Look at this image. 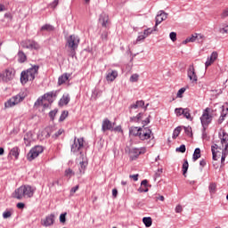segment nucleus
Listing matches in <instances>:
<instances>
[{
	"instance_id": "nucleus-1",
	"label": "nucleus",
	"mask_w": 228,
	"mask_h": 228,
	"mask_svg": "<svg viewBox=\"0 0 228 228\" xmlns=\"http://www.w3.org/2000/svg\"><path fill=\"white\" fill-rule=\"evenodd\" d=\"M35 187H32L31 185H21L14 191L12 197L18 200H22V199H31L33 195H35Z\"/></svg>"
},
{
	"instance_id": "nucleus-2",
	"label": "nucleus",
	"mask_w": 228,
	"mask_h": 228,
	"mask_svg": "<svg viewBox=\"0 0 228 228\" xmlns=\"http://www.w3.org/2000/svg\"><path fill=\"white\" fill-rule=\"evenodd\" d=\"M38 69H40V66L34 65L26 71H22L20 74V83L21 85H26L28 81H33L38 74Z\"/></svg>"
},
{
	"instance_id": "nucleus-3",
	"label": "nucleus",
	"mask_w": 228,
	"mask_h": 228,
	"mask_svg": "<svg viewBox=\"0 0 228 228\" xmlns=\"http://www.w3.org/2000/svg\"><path fill=\"white\" fill-rule=\"evenodd\" d=\"M209 113H211V109L208 107L203 110V113L200 117V122L203 127V131H206V129L209 127V124L213 122V114H209Z\"/></svg>"
},
{
	"instance_id": "nucleus-4",
	"label": "nucleus",
	"mask_w": 228,
	"mask_h": 228,
	"mask_svg": "<svg viewBox=\"0 0 228 228\" xmlns=\"http://www.w3.org/2000/svg\"><path fill=\"white\" fill-rule=\"evenodd\" d=\"M15 77V70L8 68L0 73V83H10Z\"/></svg>"
},
{
	"instance_id": "nucleus-5",
	"label": "nucleus",
	"mask_w": 228,
	"mask_h": 228,
	"mask_svg": "<svg viewBox=\"0 0 228 228\" xmlns=\"http://www.w3.org/2000/svg\"><path fill=\"white\" fill-rule=\"evenodd\" d=\"M143 143H146L147 147L154 146V134L149 127L143 128Z\"/></svg>"
},
{
	"instance_id": "nucleus-6",
	"label": "nucleus",
	"mask_w": 228,
	"mask_h": 228,
	"mask_svg": "<svg viewBox=\"0 0 228 228\" xmlns=\"http://www.w3.org/2000/svg\"><path fill=\"white\" fill-rule=\"evenodd\" d=\"M56 96V93L54 91L49 92L45 94L43 96L39 97L36 102L34 103V106H40L44 101H47L49 104L53 103L54 100H53V97Z\"/></svg>"
},
{
	"instance_id": "nucleus-7",
	"label": "nucleus",
	"mask_w": 228,
	"mask_h": 228,
	"mask_svg": "<svg viewBox=\"0 0 228 228\" xmlns=\"http://www.w3.org/2000/svg\"><path fill=\"white\" fill-rule=\"evenodd\" d=\"M44 152V148L42 146H35L32 148L27 155L28 161H33L36 158H38L40 154Z\"/></svg>"
},
{
	"instance_id": "nucleus-8",
	"label": "nucleus",
	"mask_w": 228,
	"mask_h": 228,
	"mask_svg": "<svg viewBox=\"0 0 228 228\" xmlns=\"http://www.w3.org/2000/svg\"><path fill=\"white\" fill-rule=\"evenodd\" d=\"M24 101V95L23 94H17L15 96H12L11 99H9L5 103V108H13V106H17L20 102H22Z\"/></svg>"
},
{
	"instance_id": "nucleus-9",
	"label": "nucleus",
	"mask_w": 228,
	"mask_h": 228,
	"mask_svg": "<svg viewBox=\"0 0 228 228\" xmlns=\"http://www.w3.org/2000/svg\"><path fill=\"white\" fill-rule=\"evenodd\" d=\"M79 37L71 35L67 38V45L71 51H76L79 46Z\"/></svg>"
},
{
	"instance_id": "nucleus-10",
	"label": "nucleus",
	"mask_w": 228,
	"mask_h": 228,
	"mask_svg": "<svg viewBox=\"0 0 228 228\" xmlns=\"http://www.w3.org/2000/svg\"><path fill=\"white\" fill-rule=\"evenodd\" d=\"M85 145V139L83 138H76L71 144V152L76 154V152H81V149H83Z\"/></svg>"
},
{
	"instance_id": "nucleus-11",
	"label": "nucleus",
	"mask_w": 228,
	"mask_h": 228,
	"mask_svg": "<svg viewBox=\"0 0 228 228\" xmlns=\"http://www.w3.org/2000/svg\"><path fill=\"white\" fill-rule=\"evenodd\" d=\"M80 156L82 157V161L79 162L78 172H77L78 179L84 175L86 170V167H88V162L86 161V159H85V155L81 151Z\"/></svg>"
},
{
	"instance_id": "nucleus-12",
	"label": "nucleus",
	"mask_w": 228,
	"mask_h": 228,
	"mask_svg": "<svg viewBox=\"0 0 228 228\" xmlns=\"http://www.w3.org/2000/svg\"><path fill=\"white\" fill-rule=\"evenodd\" d=\"M168 13L164 11H159L155 18L156 23L154 26V31H158V26L162 23L163 20H167Z\"/></svg>"
},
{
	"instance_id": "nucleus-13",
	"label": "nucleus",
	"mask_w": 228,
	"mask_h": 228,
	"mask_svg": "<svg viewBox=\"0 0 228 228\" xmlns=\"http://www.w3.org/2000/svg\"><path fill=\"white\" fill-rule=\"evenodd\" d=\"M22 47L24 49H35L37 51V49H40V45L33 40H26L21 43Z\"/></svg>"
},
{
	"instance_id": "nucleus-14",
	"label": "nucleus",
	"mask_w": 228,
	"mask_h": 228,
	"mask_svg": "<svg viewBox=\"0 0 228 228\" xmlns=\"http://www.w3.org/2000/svg\"><path fill=\"white\" fill-rule=\"evenodd\" d=\"M113 127H115V123H112L108 118H104L102 123V133H106V131H113Z\"/></svg>"
},
{
	"instance_id": "nucleus-15",
	"label": "nucleus",
	"mask_w": 228,
	"mask_h": 228,
	"mask_svg": "<svg viewBox=\"0 0 228 228\" xmlns=\"http://www.w3.org/2000/svg\"><path fill=\"white\" fill-rule=\"evenodd\" d=\"M187 76L192 83H197L198 77L197 73H195V68L193 67V64L189 66V69L187 70Z\"/></svg>"
},
{
	"instance_id": "nucleus-16",
	"label": "nucleus",
	"mask_w": 228,
	"mask_h": 228,
	"mask_svg": "<svg viewBox=\"0 0 228 228\" xmlns=\"http://www.w3.org/2000/svg\"><path fill=\"white\" fill-rule=\"evenodd\" d=\"M218 58V53L213 52L210 55V57L207 58V61L205 62V67L208 69V67H211L215 61H216V59Z\"/></svg>"
},
{
	"instance_id": "nucleus-17",
	"label": "nucleus",
	"mask_w": 228,
	"mask_h": 228,
	"mask_svg": "<svg viewBox=\"0 0 228 228\" xmlns=\"http://www.w3.org/2000/svg\"><path fill=\"white\" fill-rule=\"evenodd\" d=\"M118 77V72L117 70L109 69L107 71L106 79L107 81L113 82Z\"/></svg>"
},
{
	"instance_id": "nucleus-18",
	"label": "nucleus",
	"mask_w": 228,
	"mask_h": 228,
	"mask_svg": "<svg viewBox=\"0 0 228 228\" xmlns=\"http://www.w3.org/2000/svg\"><path fill=\"white\" fill-rule=\"evenodd\" d=\"M222 110H221V115L217 120V124H222L224 122V120H225V117H227L228 114V107H225L224 105H223L221 107Z\"/></svg>"
},
{
	"instance_id": "nucleus-19",
	"label": "nucleus",
	"mask_w": 228,
	"mask_h": 228,
	"mask_svg": "<svg viewBox=\"0 0 228 228\" xmlns=\"http://www.w3.org/2000/svg\"><path fill=\"white\" fill-rule=\"evenodd\" d=\"M54 224V214H51L45 217V219L43 222V225L45 227H49Z\"/></svg>"
},
{
	"instance_id": "nucleus-20",
	"label": "nucleus",
	"mask_w": 228,
	"mask_h": 228,
	"mask_svg": "<svg viewBox=\"0 0 228 228\" xmlns=\"http://www.w3.org/2000/svg\"><path fill=\"white\" fill-rule=\"evenodd\" d=\"M129 134H132V136H139L142 140V127L132 126L129 130Z\"/></svg>"
},
{
	"instance_id": "nucleus-21",
	"label": "nucleus",
	"mask_w": 228,
	"mask_h": 228,
	"mask_svg": "<svg viewBox=\"0 0 228 228\" xmlns=\"http://www.w3.org/2000/svg\"><path fill=\"white\" fill-rule=\"evenodd\" d=\"M99 20H100V22H101V24H102V26L103 28H107V26H108V21L110 20V18L108 17V14H106V13H102V14L100 15Z\"/></svg>"
},
{
	"instance_id": "nucleus-22",
	"label": "nucleus",
	"mask_w": 228,
	"mask_h": 228,
	"mask_svg": "<svg viewBox=\"0 0 228 228\" xmlns=\"http://www.w3.org/2000/svg\"><path fill=\"white\" fill-rule=\"evenodd\" d=\"M69 77H70V74L69 73L62 74L61 77H59L58 85L59 86L64 85V83H67V81H69Z\"/></svg>"
},
{
	"instance_id": "nucleus-23",
	"label": "nucleus",
	"mask_w": 228,
	"mask_h": 228,
	"mask_svg": "<svg viewBox=\"0 0 228 228\" xmlns=\"http://www.w3.org/2000/svg\"><path fill=\"white\" fill-rule=\"evenodd\" d=\"M69 102H70V96L69 94H64L59 102V106H67Z\"/></svg>"
},
{
	"instance_id": "nucleus-24",
	"label": "nucleus",
	"mask_w": 228,
	"mask_h": 228,
	"mask_svg": "<svg viewBox=\"0 0 228 228\" xmlns=\"http://www.w3.org/2000/svg\"><path fill=\"white\" fill-rule=\"evenodd\" d=\"M219 136H223V138H221V143L224 147L228 145V134H226V132H224V130L222 131V134H219Z\"/></svg>"
},
{
	"instance_id": "nucleus-25",
	"label": "nucleus",
	"mask_w": 228,
	"mask_h": 228,
	"mask_svg": "<svg viewBox=\"0 0 228 228\" xmlns=\"http://www.w3.org/2000/svg\"><path fill=\"white\" fill-rule=\"evenodd\" d=\"M11 156H14L15 159H19V154H20V150L19 147H14L10 151Z\"/></svg>"
},
{
	"instance_id": "nucleus-26",
	"label": "nucleus",
	"mask_w": 228,
	"mask_h": 228,
	"mask_svg": "<svg viewBox=\"0 0 228 228\" xmlns=\"http://www.w3.org/2000/svg\"><path fill=\"white\" fill-rule=\"evenodd\" d=\"M26 60H28V58L26 57V53H24V52H22V51H19V53H18V61L20 63H24V61H26Z\"/></svg>"
},
{
	"instance_id": "nucleus-27",
	"label": "nucleus",
	"mask_w": 228,
	"mask_h": 228,
	"mask_svg": "<svg viewBox=\"0 0 228 228\" xmlns=\"http://www.w3.org/2000/svg\"><path fill=\"white\" fill-rule=\"evenodd\" d=\"M183 117L185 118H187V120H193V118L191 117V114L190 113V109L186 108V109H183V110L182 111Z\"/></svg>"
},
{
	"instance_id": "nucleus-28",
	"label": "nucleus",
	"mask_w": 228,
	"mask_h": 228,
	"mask_svg": "<svg viewBox=\"0 0 228 228\" xmlns=\"http://www.w3.org/2000/svg\"><path fill=\"white\" fill-rule=\"evenodd\" d=\"M40 31H54V27L51 24H45L41 27Z\"/></svg>"
},
{
	"instance_id": "nucleus-29",
	"label": "nucleus",
	"mask_w": 228,
	"mask_h": 228,
	"mask_svg": "<svg viewBox=\"0 0 228 228\" xmlns=\"http://www.w3.org/2000/svg\"><path fill=\"white\" fill-rule=\"evenodd\" d=\"M200 158V148H196L192 155V160L197 161Z\"/></svg>"
},
{
	"instance_id": "nucleus-30",
	"label": "nucleus",
	"mask_w": 228,
	"mask_h": 228,
	"mask_svg": "<svg viewBox=\"0 0 228 228\" xmlns=\"http://www.w3.org/2000/svg\"><path fill=\"white\" fill-rule=\"evenodd\" d=\"M208 190L211 195L216 193V183H210L208 185Z\"/></svg>"
},
{
	"instance_id": "nucleus-31",
	"label": "nucleus",
	"mask_w": 228,
	"mask_h": 228,
	"mask_svg": "<svg viewBox=\"0 0 228 228\" xmlns=\"http://www.w3.org/2000/svg\"><path fill=\"white\" fill-rule=\"evenodd\" d=\"M189 167H190V164H188V159H184L183 167H182L183 175H186V174L188 173Z\"/></svg>"
},
{
	"instance_id": "nucleus-32",
	"label": "nucleus",
	"mask_w": 228,
	"mask_h": 228,
	"mask_svg": "<svg viewBox=\"0 0 228 228\" xmlns=\"http://www.w3.org/2000/svg\"><path fill=\"white\" fill-rule=\"evenodd\" d=\"M143 224L145 227H151L152 225V217H143Z\"/></svg>"
},
{
	"instance_id": "nucleus-33",
	"label": "nucleus",
	"mask_w": 228,
	"mask_h": 228,
	"mask_svg": "<svg viewBox=\"0 0 228 228\" xmlns=\"http://www.w3.org/2000/svg\"><path fill=\"white\" fill-rule=\"evenodd\" d=\"M197 40V34L192 35L191 37H187L185 40L183 41V44L186 45L190 42H195Z\"/></svg>"
},
{
	"instance_id": "nucleus-34",
	"label": "nucleus",
	"mask_w": 228,
	"mask_h": 228,
	"mask_svg": "<svg viewBox=\"0 0 228 228\" xmlns=\"http://www.w3.org/2000/svg\"><path fill=\"white\" fill-rule=\"evenodd\" d=\"M181 131H182L181 126H177L176 128H175L173 132V140H175V138H177V136L181 134Z\"/></svg>"
},
{
	"instance_id": "nucleus-35",
	"label": "nucleus",
	"mask_w": 228,
	"mask_h": 228,
	"mask_svg": "<svg viewBox=\"0 0 228 228\" xmlns=\"http://www.w3.org/2000/svg\"><path fill=\"white\" fill-rule=\"evenodd\" d=\"M149 188H152V185L149 183V181L143 180V192L147 193V191H149Z\"/></svg>"
},
{
	"instance_id": "nucleus-36",
	"label": "nucleus",
	"mask_w": 228,
	"mask_h": 228,
	"mask_svg": "<svg viewBox=\"0 0 228 228\" xmlns=\"http://www.w3.org/2000/svg\"><path fill=\"white\" fill-rule=\"evenodd\" d=\"M143 106V101L136 102L134 104L130 106L131 110H136L137 108H142Z\"/></svg>"
},
{
	"instance_id": "nucleus-37",
	"label": "nucleus",
	"mask_w": 228,
	"mask_h": 228,
	"mask_svg": "<svg viewBox=\"0 0 228 228\" xmlns=\"http://www.w3.org/2000/svg\"><path fill=\"white\" fill-rule=\"evenodd\" d=\"M65 175L66 177H69V179H70V177H72L73 175H76V173L72 169L68 168L65 170Z\"/></svg>"
},
{
	"instance_id": "nucleus-38",
	"label": "nucleus",
	"mask_w": 228,
	"mask_h": 228,
	"mask_svg": "<svg viewBox=\"0 0 228 228\" xmlns=\"http://www.w3.org/2000/svg\"><path fill=\"white\" fill-rule=\"evenodd\" d=\"M153 31H156V30H154V27H153V28L144 29V31H143V38H147V37H149V35L152 34Z\"/></svg>"
},
{
	"instance_id": "nucleus-39",
	"label": "nucleus",
	"mask_w": 228,
	"mask_h": 228,
	"mask_svg": "<svg viewBox=\"0 0 228 228\" xmlns=\"http://www.w3.org/2000/svg\"><path fill=\"white\" fill-rule=\"evenodd\" d=\"M67 117H69V111L63 110L59 118V122H63V120H65V118H67Z\"/></svg>"
},
{
	"instance_id": "nucleus-40",
	"label": "nucleus",
	"mask_w": 228,
	"mask_h": 228,
	"mask_svg": "<svg viewBox=\"0 0 228 228\" xmlns=\"http://www.w3.org/2000/svg\"><path fill=\"white\" fill-rule=\"evenodd\" d=\"M176 152H181L182 154H184L186 152V145L182 144L180 147L175 149Z\"/></svg>"
},
{
	"instance_id": "nucleus-41",
	"label": "nucleus",
	"mask_w": 228,
	"mask_h": 228,
	"mask_svg": "<svg viewBox=\"0 0 228 228\" xmlns=\"http://www.w3.org/2000/svg\"><path fill=\"white\" fill-rule=\"evenodd\" d=\"M56 113H58V109H54L53 110L49 112V117L51 120H54V117H56Z\"/></svg>"
},
{
	"instance_id": "nucleus-42",
	"label": "nucleus",
	"mask_w": 228,
	"mask_h": 228,
	"mask_svg": "<svg viewBox=\"0 0 228 228\" xmlns=\"http://www.w3.org/2000/svg\"><path fill=\"white\" fill-rule=\"evenodd\" d=\"M60 222L61 224H65V222H67V213L61 214Z\"/></svg>"
},
{
	"instance_id": "nucleus-43",
	"label": "nucleus",
	"mask_w": 228,
	"mask_h": 228,
	"mask_svg": "<svg viewBox=\"0 0 228 228\" xmlns=\"http://www.w3.org/2000/svg\"><path fill=\"white\" fill-rule=\"evenodd\" d=\"M169 38H170V40H172V42H175V40H177V33L171 32L169 34Z\"/></svg>"
},
{
	"instance_id": "nucleus-44",
	"label": "nucleus",
	"mask_w": 228,
	"mask_h": 228,
	"mask_svg": "<svg viewBox=\"0 0 228 228\" xmlns=\"http://www.w3.org/2000/svg\"><path fill=\"white\" fill-rule=\"evenodd\" d=\"M185 92H186V88L182 87L177 92V97H179V98L183 97V94H184Z\"/></svg>"
},
{
	"instance_id": "nucleus-45",
	"label": "nucleus",
	"mask_w": 228,
	"mask_h": 228,
	"mask_svg": "<svg viewBox=\"0 0 228 228\" xmlns=\"http://www.w3.org/2000/svg\"><path fill=\"white\" fill-rule=\"evenodd\" d=\"M79 190V185H76L75 187L71 188L70 190V196L73 197L74 193Z\"/></svg>"
},
{
	"instance_id": "nucleus-46",
	"label": "nucleus",
	"mask_w": 228,
	"mask_h": 228,
	"mask_svg": "<svg viewBox=\"0 0 228 228\" xmlns=\"http://www.w3.org/2000/svg\"><path fill=\"white\" fill-rule=\"evenodd\" d=\"M130 81L132 83H136V81H138V75L137 74H134L130 77Z\"/></svg>"
},
{
	"instance_id": "nucleus-47",
	"label": "nucleus",
	"mask_w": 228,
	"mask_h": 228,
	"mask_svg": "<svg viewBox=\"0 0 228 228\" xmlns=\"http://www.w3.org/2000/svg\"><path fill=\"white\" fill-rule=\"evenodd\" d=\"M183 110H184V109L183 108H178L175 110V113L178 116L181 117V115H183Z\"/></svg>"
},
{
	"instance_id": "nucleus-48",
	"label": "nucleus",
	"mask_w": 228,
	"mask_h": 228,
	"mask_svg": "<svg viewBox=\"0 0 228 228\" xmlns=\"http://www.w3.org/2000/svg\"><path fill=\"white\" fill-rule=\"evenodd\" d=\"M227 154H228V144H226L224 149L223 150L222 156H224L225 158H227Z\"/></svg>"
},
{
	"instance_id": "nucleus-49",
	"label": "nucleus",
	"mask_w": 228,
	"mask_h": 228,
	"mask_svg": "<svg viewBox=\"0 0 228 228\" xmlns=\"http://www.w3.org/2000/svg\"><path fill=\"white\" fill-rule=\"evenodd\" d=\"M10 216H12V212L5 211L3 213V218H10Z\"/></svg>"
},
{
	"instance_id": "nucleus-50",
	"label": "nucleus",
	"mask_w": 228,
	"mask_h": 228,
	"mask_svg": "<svg viewBox=\"0 0 228 228\" xmlns=\"http://www.w3.org/2000/svg\"><path fill=\"white\" fill-rule=\"evenodd\" d=\"M184 131H185V133H186V134L188 135V136H191V127H190V126H188V127H184Z\"/></svg>"
},
{
	"instance_id": "nucleus-51",
	"label": "nucleus",
	"mask_w": 228,
	"mask_h": 228,
	"mask_svg": "<svg viewBox=\"0 0 228 228\" xmlns=\"http://www.w3.org/2000/svg\"><path fill=\"white\" fill-rule=\"evenodd\" d=\"M61 134H63V129H59L58 132L53 134V136H55V138H58V136H61Z\"/></svg>"
},
{
	"instance_id": "nucleus-52",
	"label": "nucleus",
	"mask_w": 228,
	"mask_h": 228,
	"mask_svg": "<svg viewBox=\"0 0 228 228\" xmlns=\"http://www.w3.org/2000/svg\"><path fill=\"white\" fill-rule=\"evenodd\" d=\"M221 17H222V19H225V17H228V8H226L224 11H223Z\"/></svg>"
},
{
	"instance_id": "nucleus-53",
	"label": "nucleus",
	"mask_w": 228,
	"mask_h": 228,
	"mask_svg": "<svg viewBox=\"0 0 228 228\" xmlns=\"http://www.w3.org/2000/svg\"><path fill=\"white\" fill-rule=\"evenodd\" d=\"M206 165H207L206 159H202L200 161V166L201 167V170H202V168H204V167H206Z\"/></svg>"
},
{
	"instance_id": "nucleus-54",
	"label": "nucleus",
	"mask_w": 228,
	"mask_h": 228,
	"mask_svg": "<svg viewBox=\"0 0 228 228\" xmlns=\"http://www.w3.org/2000/svg\"><path fill=\"white\" fill-rule=\"evenodd\" d=\"M183 212V207L181 205H177L175 207V213H182Z\"/></svg>"
},
{
	"instance_id": "nucleus-55",
	"label": "nucleus",
	"mask_w": 228,
	"mask_h": 228,
	"mask_svg": "<svg viewBox=\"0 0 228 228\" xmlns=\"http://www.w3.org/2000/svg\"><path fill=\"white\" fill-rule=\"evenodd\" d=\"M163 174V168L158 169V171L155 173L156 177H159Z\"/></svg>"
},
{
	"instance_id": "nucleus-56",
	"label": "nucleus",
	"mask_w": 228,
	"mask_h": 228,
	"mask_svg": "<svg viewBox=\"0 0 228 228\" xmlns=\"http://www.w3.org/2000/svg\"><path fill=\"white\" fill-rule=\"evenodd\" d=\"M148 124H151V115H149L146 118V120L143 121V126H147Z\"/></svg>"
},
{
	"instance_id": "nucleus-57",
	"label": "nucleus",
	"mask_w": 228,
	"mask_h": 228,
	"mask_svg": "<svg viewBox=\"0 0 228 228\" xmlns=\"http://www.w3.org/2000/svg\"><path fill=\"white\" fill-rule=\"evenodd\" d=\"M143 40V35H140L137 39L135 40L134 44H140Z\"/></svg>"
},
{
	"instance_id": "nucleus-58",
	"label": "nucleus",
	"mask_w": 228,
	"mask_h": 228,
	"mask_svg": "<svg viewBox=\"0 0 228 228\" xmlns=\"http://www.w3.org/2000/svg\"><path fill=\"white\" fill-rule=\"evenodd\" d=\"M25 204L24 203H22V202H20V203H18L17 205H16V207L18 208V209H24V208H25Z\"/></svg>"
},
{
	"instance_id": "nucleus-59",
	"label": "nucleus",
	"mask_w": 228,
	"mask_h": 228,
	"mask_svg": "<svg viewBox=\"0 0 228 228\" xmlns=\"http://www.w3.org/2000/svg\"><path fill=\"white\" fill-rule=\"evenodd\" d=\"M113 131H116L118 133H122V126H116V127L113 126Z\"/></svg>"
},
{
	"instance_id": "nucleus-60",
	"label": "nucleus",
	"mask_w": 228,
	"mask_h": 228,
	"mask_svg": "<svg viewBox=\"0 0 228 228\" xmlns=\"http://www.w3.org/2000/svg\"><path fill=\"white\" fill-rule=\"evenodd\" d=\"M117 195H118V191L117 189H113L112 197H114V199H117Z\"/></svg>"
},
{
	"instance_id": "nucleus-61",
	"label": "nucleus",
	"mask_w": 228,
	"mask_h": 228,
	"mask_svg": "<svg viewBox=\"0 0 228 228\" xmlns=\"http://www.w3.org/2000/svg\"><path fill=\"white\" fill-rule=\"evenodd\" d=\"M220 33H228V25L223 28H220Z\"/></svg>"
},
{
	"instance_id": "nucleus-62",
	"label": "nucleus",
	"mask_w": 228,
	"mask_h": 228,
	"mask_svg": "<svg viewBox=\"0 0 228 228\" xmlns=\"http://www.w3.org/2000/svg\"><path fill=\"white\" fill-rule=\"evenodd\" d=\"M216 150H218V144H214V145L211 146L212 152L216 151Z\"/></svg>"
},
{
	"instance_id": "nucleus-63",
	"label": "nucleus",
	"mask_w": 228,
	"mask_h": 228,
	"mask_svg": "<svg viewBox=\"0 0 228 228\" xmlns=\"http://www.w3.org/2000/svg\"><path fill=\"white\" fill-rule=\"evenodd\" d=\"M130 179H133L134 181H138V175H130Z\"/></svg>"
},
{
	"instance_id": "nucleus-64",
	"label": "nucleus",
	"mask_w": 228,
	"mask_h": 228,
	"mask_svg": "<svg viewBox=\"0 0 228 228\" xmlns=\"http://www.w3.org/2000/svg\"><path fill=\"white\" fill-rule=\"evenodd\" d=\"M24 141H25V143H29L31 142V138L28 137V135H25Z\"/></svg>"
}]
</instances>
